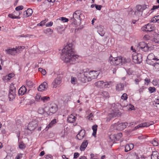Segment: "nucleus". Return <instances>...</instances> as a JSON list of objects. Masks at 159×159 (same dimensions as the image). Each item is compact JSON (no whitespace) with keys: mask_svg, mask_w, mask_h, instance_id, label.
Returning a JSON list of instances; mask_svg holds the SVG:
<instances>
[{"mask_svg":"<svg viewBox=\"0 0 159 159\" xmlns=\"http://www.w3.org/2000/svg\"><path fill=\"white\" fill-rule=\"evenodd\" d=\"M158 6L154 5L153 6L152 8L151 9L152 10H154L156 9H158Z\"/></svg>","mask_w":159,"mask_h":159,"instance_id":"nucleus-64","label":"nucleus"},{"mask_svg":"<svg viewBox=\"0 0 159 159\" xmlns=\"http://www.w3.org/2000/svg\"><path fill=\"white\" fill-rule=\"evenodd\" d=\"M37 123H35V122H34V121H32V122L30 123L29 125V127H32L33 129H34L37 126Z\"/></svg>","mask_w":159,"mask_h":159,"instance_id":"nucleus-35","label":"nucleus"},{"mask_svg":"<svg viewBox=\"0 0 159 159\" xmlns=\"http://www.w3.org/2000/svg\"><path fill=\"white\" fill-rule=\"evenodd\" d=\"M80 154L78 152H75L74 154V158H76L79 157Z\"/></svg>","mask_w":159,"mask_h":159,"instance_id":"nucleus-60","label":"nucleus"},{"mask_svg":"<svg viewBox=\"0 0 159 159\" xmlns=\"http://www.w3.org/2000/svg\"><path fill=\"white\" fill-rule=\"evenodd\" d=\"M46 159H52V156L51 155H48L46 156Z\"/></svg>","mask_w":159,"mask_h":159,"instance_id":"nucleus-61","label":"nucleus"},{"mask_svg":"<svg viewBox=\"0 0 159 159\" xmlns=\"http://www.w3.org/2000/svg\"><path fill=\"white\" fill-rule=\"evenodd\" d=\"M152 144L154 146H157L158 145V143L156 140L154 139L152 142Z\"/></svg>","mask_w":159,"mask_h":159,"instance_id":"nucleus-58","label":"nucleus"},{"mask_svg":"<svg viewBox=\"0 0 159 159\" xmlns=\"http://www.w3.org/2000/svg\"><path fill=\"white\" fill-rule=\"evenodd\" d=\"M116 89L118 91L122 90L124 89V85L123 84H119L116 86Z\"/></svg>","mask_w":159,"mask_h":159,"instance_id":"nucleus-30","label":"nucleus"},{"mask_svg":"<svg viewBox=\"0 0 159 159\" xmlns=\"http://www.w3.org/2000/svg\"><path fill=\"white\" fill-rule=\"evenodd\" d=\"M155 55L152 53L149 54L148 57L147 59L150 60H153L155 61Z\"/></svg>","mask_w":159,"mask_h":159,"instance_id":"nucleus-36","label":"nucleus"},{"mask_svg":"<svg viewBox=\"0 0 159 159\" xmlns=\"http://www.w3.org/2000/svg\"><path fill=\"white\" fill-rule=\"evenodd\" d=\"M48 87L47 83L44 82L41 84L38 88V90L39 91H42L45 90Z\"/></svg>","mask_w":159,"mask_h":159,"instance_id":"nucleus-17","label":"nucleus"},{"mask_svg":"<svg viewBox=\"0 0 159 159\" xmlns=\"http://www.w3.org/2000/svg\"><path fill=\"white\" fill-rule=\"evenodd\" d=\"M150 47L144 42H142L139 43L137 46V49L139 50H141L144 52H147L150 50Z\"/></svg>","mask_w":159,"mask_h":159,"instance_id":"nucleus-6","label":"nucleus"},{"mask_svg":"<svg viewBox=\"0 0 159 159\" xmlns=\"http://www.w3.org/2000/svg\"><path fill=\"white\" fill-rule=\"evenodd\" d=\"M126 159H139V157L136 154L129 156Z\"/></svg>","mask_w":159,"mask_h":159,"instance_id":"nucleus-32","label":"nucleus"},{"mask_svg":"<svg viewBox=\"0 0 159 159\" xmlns=\"http://www.w3.org/2000/svg\"><path fill=\"white\" fill-rule=\"evenodd\" d=\"M27 89L25 86H22L19 89L18 91L19 95H24L26 92Z\"/></svg>","mask_w":159,"mask_h":159,"instance_id":"nucleus-24","label":"nucleus"},{"mask_svg":"<svg viewBox=\"0 0 159 159\" xmlns=\"http://www.w3.org/2000/svg\"><path fill=\"white\" fill-rule=\"evenodd\" d=\"M136 10L134 12V14L138 16L141 15L143 12L142 6L141 5H137L136 7Z\"/></svg>","mask_w":159,"mask_h":159,"instance_id":"nucleus-13","label":"nucleus"},{"mask_svg":"<svg viewBox=\"0 0 159 159\" xmlns=\"http://www.w3.org/2000/svg\"><path fill=\"white\" fill-rule=\"evenodd\" d=\"M152 61L153 60H150L149 59H147L146 60L147 63L148 64L153 66L155 63H154V62Z\"/></svg>","mask_w":159,"mask_h":159,"instance_id":"nucleus-47","label":"nucleus"},{"mask_svg":"<svg viewBox=\"0 0 159 159\" xmlns=\"http://www.w3.org/2000/svg\"><path fill=\"white\" fill-rule=\"evenodd\" d=\"M56 123V120L54 119L48 125V128L53 126V125Z\"/></svg>","mask_w":159,"mask_h":159,"instance_id":"nucleus-45","label":"nucleus"},{"mask_svg":"<svg viewBox=\"0 0 159 159\" xmlns=\"http://www.w3.org/2000/svg\"><path fill=\"white\" fill-rule=\"evenodd\" d=\"M16 88L13 84H11L10 86L8 96L10 101L13 100L16 97Z\"/></svg>","mask_w":159,"mask_h":159,"instance_id":"nucleus-7","label":"nucleus"},{"mask_svg":"<svg viewBox=\"0 0 159 159\" xmlns=\"http://www.w3.org/2000/svg\"><path fill=\"white\" fill-rule=\"evenodd\" d=\"M122 133H120L116 134L111 136L110 137V138L111 139L112 141H114L113 142H116V141H119L122 137Z\"/></svg>","mask_w":159,"mask_h":159,"instance_id":"nucleus-12","label":"nucleus"},{"mask_svg":"<svg viewBox=\"0 0 159 159\" xmlns=\"http://www.w3.org/2000/svg\"><path fill=\"white\" fill-rule=\"evenodd\" d=\"M41 5L46 9L50 8L52 6L51 4L47 0H45L42 3Z\"/></svg>","mask_w":159,"mask_h":159,"instance_id":"nucleus-25","label":"nucleus"},{"mask_svg":"<svg viewBox=\"0 0 159 159\" xmlns=\"http://www.w3.org/2000/svg\"><path fill=\"white\" fill-rule=\"evenodd\" d=\"M153 122H144L141 123L135 127V129H137L139 128H141L144 127H148L152 124Z\"/></svg>","mask_w":159,"mask_h":159,"instance_id":"nucleus-15","label":"nucleus"},{"mask_svg":"<svg viewBox=\"0 0 159 159\" xmlns=\"http://www.w3.org/2000/svg\"><path fill=\"white\" fill-rule=\"evenodd\" d=\"M121 114L119 110L116 109H111L107 116V121H109L112 118L120 116Z\"/></svg>","mask_w":159,"mask_h":159,"instance_id":"nucleus-5","label":"nucleus"},{"mask_svg":"<svg viewBox=\"0 0 159 159\" xmlns=\"http://www.w3.org/2000/svg\"><path fill=\"white\" fill-rule=\"evenodd\" d=\"M102 95L105 97H107L109 96V94L106 91H103L102 93Z\"/></svg>","mask_w":159,"mask_h":159,"instance_id":"nucleus-55","label":"nucleus"},{"mask_svg":"<svg viewBox=\"0 0 159 159\" xmlns=\"http://www.w3.org/2000/svg\"><path fill=\"white\" fill-rule=\"evenodd\" d=\"M33 13V11L30 8H28L24 12V15L26 17L30 16Z\"/></svg>","mask_w":159,"mask_h":159,"instance_id":"nucleus-27","label":"nucleus"},{"mask_svg":"<svg viewBox=\"0 0 159 159\" xmlns=\"http://www.w3.org/2000/svg\"><path fill=\"white\" fill-rule=\"evenodd\" d=\"M148 90L150 93H152L156 91V89L154 87H149Z\"/></svg>","mask_w":159,"mask_h":159,"instance_id":"nucleus-37","label":"nucleus"},{"mask_svg":"<svg viewBox=\"0 0 159 159\" xmlns=\"http://www.w3.org/2000/svg\"><path fill=\"white\" fill-rule=\"evenodd\" d=\"M153 42L158 43L159 42V34L155 33L153 34V37L152 39Z\"/></svg>","mask_w":159,"mask_h":159,"instance_id":"nucleus-23","label":"nucleus"},{"mask_svg":"<svg viewBox=\"0 0 159 159\" xmlns=\"http://www.w3.org/2000/svg\"><path fill=\"white\" fill-rule=\"evenodd\" d=\"M43 32L48 36H50L53 33V30L50 28H48L43 30Z\"/></svg>","mask_w":159,"mask_h":159,"instance_id":"nucleus-29","label":"nucleus"},{"mask_svg":"<svg viewBox=\"0 0 159 159\" xmlns=\"http://www.w3.org/2000/svg\"><path fill=\"white\" fill-rule=\"evenodd\" d=\"M102 6L101 5H98L97 4H96L95 5V8L96 9L98 10H100L102 7Z\"/></svg>","mask_w":159,"mask_h":159,"instance_id":"nucleus-56","label":"nucleus"},{"mask_svg":"<svg viewBox=\"0 0 159 159\" xmlns=\"http://www.w3.org/2000/svg\"><path fill=\"white\" fill-rule=\"evenodd\" d=\"M98 32L101 36H103L105 33L104 30L103 26L102 25H99L97 26Z\"/></svg>","mask_w":159,"mask_h":159,"instance_id":"nucleus-18","label":"nucleus"},{"mask_svg":"<svg viewBox=\"0 0 159 159\" xmlns=\"http://www.w3.org/2000/svg\"><path fill=\"white\" fill-rule=\"evenodd\" d=\"M73 45L72 43H69L62 49V53L65 55L64 61L66 62L75 61L79 57L75 54L74 50L72 48Z\"/></svg>","mask_w":159,"mask_h":159,"instance_id":"nucleus-1","label":"nucleus"},{"mask_svg":"<svg viewBox=\"0 0 159 159\" xmlns=\"http://www.w3.org/2000/svg\"><path fill=\"white\" fill-rule=\"evenodd\" d=\"M6 53L11 55H15L16 53V51L15 50V48L9 49L5 50Z\"/></svg>","mask_w":159,"mask_h":159,"instance_id":"nucleus-21","label":"nucleus"},{"mask_svg":"<svg viewBox=\"0 0 159 159\" xmlns=\"http://www.w3.org/2000/svg\"><path fill=\"white\" fill-rule=\"evenodd\" d=\"M109 61L111 65L115 66L121 65L123 63H124L121 57H113L112 56L110 57Z\"/></svg>","mask_w":159,"mask_h":159,"instance_id":"nucleus-3","label":"nucleus"},{"mask_svg":"<svg viewBox=\"0 0 159 159\" xmlns=\"http://www.w3.org/2000/svg\"><path fill=\"white\" fill-rule=\"evenodd\" d=\"M23 154L22 153H18L15 157V159H21L22 157Z\"/></svg>","mask_w":159,"mask_h":159,"instance_id":"nucleus-51","label":"nucleus"},{"mask_svg":"<svg viewBox=\"0 0 159 159\" xmlns=\"http://www.w3.org/2000/svg\"><path fill=\"white\" fill-rule=\"evenodd\" d=\"M153 84L155 86L159 85V80L157 79H154L152 81Z\"/></svg>","mask_w":159,"mask_h":159,"instance_id":"nucleus-38","label":"nucleus"},{"mask_svg":"<svg viewBox=\"0 0 159 159\" xmlns=\"http://www.w3.org/2000/svg\"><path fill=\"white\" fill-rule=\"evenodd\" d=\"M23 6L22 5H20L16 7L15 8V10L16 11H19L20 10H22L23 9Z\"/></svg>","mask_w":159,"mask_h":159,"instance_id":"nucleus-53","label":"nucleus"},{"mask_svg":"<svg viewBox=\"0 0 159 159\" xmlns=\"http://www.w3.org/2000/svg\"><path fill=\"white\" fill-rule=\"evenodd\" d=\"M76 119V117L73 114H71L68 117L67 119V121L70 123L74 122Z\"/></svg>","mask_w":159,"mask_h":159,"instance_id":"nucleus-22","label":"nucleus"},{"mask_svg":"<svg viewBox=\"0 0 159 159\" xmlns=\"http://www.w3.org/2000/svg\"><path fill=\"white\" fill-rule=\"evenodd\" d=\"M154 69L157 71H159V61L156 62L153 65Z\"/></svg>","mask_w":159,"mask_h":159,"instance_id":"nucleus-43","label":"nucleus"},{"mask_svg":"<svg viewBox=\"0 0 159 159\" xmlns=\"http://www.w3.org/2000/svg\"><path fill=\"white\" fill-rule=\"evenodd\" d=\"M82 15V14H80V10L75 11L70 18L72 24L76 26L80 25L81 24V18L80 17Z\"/></svg>","mask_w":159,"mask_h":159,"instance_id":"nucleus-2","label":"nucleus"},{"mask_svg":"<svg viewBox=\"0 0 159 159\" xmlns=\"http://www.w3.org/2000/svg\"><path fill=\"white\" fill-rule=\"evenodd\" d=\"M8 16L12 19H20V18L19 16H15L14 14H9Z\"/></svg>","mask_w":159,"mask_h":159,"instance_id":"nucleus-40","label":"nucleus"},{"mask_svg":"<svg viewBox=\"0 0 159 159\" xmlns=\"http://www.w3.org/2000/svg\"><path fill=\"white\" fill-rule=\"evenodd\" d=\"M53 25V22L52 21H50L46 24V26L47 27L51 26Z\"/></svg>","mask_w":159,"mask_h":159,"instance_id":"nucleus-62","label":"nucleus"},{"mask_svg":"<svg viewBox=\"0 0 159 159\" xmlns=\"http://www.w3.org/2000/svg\"><path fill=\"white\" fill-rule=\"evenodd\" d=\"M59 20L63 21V22H66L68 21V19L65 17H62L60 18Z\"/></svg>","mask_w":159,"mask_h":159,"instance_id":"nucleus-48","label":"nucleus"},{"mask_svg":"<svg viewBox=\"0 0 159 159\" xmlns=\"http://www.w3.org/2000/svg\"><path fill=\"white\" fill-rule=\"evenodd\" d=\"M146 88V87L144 86H142L139 89V93L140 94L142 93L144 89Z\"/></svg>","mask_w":159,"mask_h":159,"instance_id":"nucleus-54","label":"nucleus"},{"mask_svg":"<svg viewBox=\"0 0 159 159\" xmlns=\"http://www.w3.org/2000/svg\"><path fill=\"white\" fill-rule=\"evenodd\" d=\"M159 154L157 151H154L152 152L151 156V159H159Z\"/></svg>","mask_w":159,"mask_h":159,"instance_id":"nucleus-28","label":"nucleus"},{"mask_svg":"<svg viewBox=\"0 0 159 159\" xmlns=\"http://www.w3.org/2000/svg\"><path fill=\"white\" fill-rule=\"evenodd\" d=\"M133 61L135 63H139L142 61V55L140 53H134L132 56Z\"/></svg>","mask_w":159,"mask_h":159,"instance_id":"nucleus-9","label":"nucleus"},{"mask_svg":"<svg viewBox=\"0 0 159 159\" xmlns=\"http://www.w3.org/2000/svg\"><path fill=\"white\" fill-rule=\"evenodd\" d=\"M134 145L132 143L127 144L125 146V151L128 152L134 148Z\"/></svg>","mask_w":159,"mask_h":159,"instance_id":"nucleus-26","label":"nucleus"},{"mask_svg":"<svg viewBox=\"0 0 159 159\" xmlns=\"http://www.w3.org/2000/svg\"><path fill=\"white\" fill-rule=\"evenodd\" d=\"M145 81V84H147V85L150 82V80L149 79H148V78H146L144 80Z\"/></svg>","mask_w":159,"mask_h":159,"instance_id":"nucleus-59","label":"nucleus"},{"mask_svg":"<svg viewBox=\"0 0 159 159\" xmlns=\"http://www.w3.org/2000/svg\"><path fill=\"white\" fill-rule=\"evenodd\" d=\"M26 84L29 87L31 88L33 86V83L30 80H27L26 82Z\"/></svg>","mask_w":159,"mask_h":159,"instance_id":"nucleus-44","label":"nucleus"},{"mask_svg":"<svg viewBox=\"0 0 159 159\" xmlns=\"http://www.w3.org/2000/svg\"><path fill=\"white\" fill-rule=\"evenodd\" d=\"M88 72V81H90L92 79L97 78L99 73L98 71H97L92 70L89 71V69Z\"/></svg>","mask_w":159,"mask_h":159,"instance_id":"nucleus-8","label":"nucleus"},{"mask_svg":"<svg viewBox=\"0 0 159 159\" xmlns=\"http://www.w3.org/2000/svg\"><path fill=\"white\" fill-rule=\"evenodd\" d=\"M159 20V15L155 16L151 20V22L155 23Z\"/></svg>","mask_w":159,"mask_h":159,"instance_id":"nucleus-34","label":"nucleus"},{"mask_svg":"<svg viewBox=\"0 0 159 159\" xmlns=\"http://www.w3.org/2000/svg\"><path fill=\"white\" fill-rule=\"evenodd\" d=\"M88 69L84 70L82 72H79L78 74V79L83 83L88 81Z\"/></svg>","mask_w":159,"mask_h":159,"instance_id":"nucleus-4","label":"nucleus"},{"mask_svg":"<svg viewBox=\"0 0 159 159\" xmlns=\"http://www.w3.org/2000/svg\"><path fill=\"white\" fill-rule=\"evenodd\" d=\"M25 48V47L23 46H18V47H16V48H15V50L16 51V53L18 52H19L21 51Z\"/></svg>","mask_w":159,"mask_h":159,"instance_id":"nucleus-33","label":"nucleus"},{"mask_svg":"<svg viewBox=\"0 0 159 159\" xmlns=\"http://www.w3.org/2000/svg\"><path fill=\"white\" fill-rule=\"evenodd\" d=\"M41 97L40 94H37L35 97V99L37 101H39L41 100Z\"/></svg>","mask_w":159,"mask_h":159,"instance_id":"nucleus-50","label":"nucleus"},{"mask_svg":"<svg viewBox=\"0 0 159 159\" xmlns=\"http://www.w3.org/2000/svg\"><path fill=\"white\" fill-rule=\"evenodd\" d=\"M128 107L129 109L131 110H133L134 109V107L133 105L130 104L129 105Z\"/></svg>","mask_w":159,"mask_h":159,"instance_id":"nucleus-63","label":"nucleus"},{"mask_svg":"<svg viewBox=\"0 0 159 159\" xmlns=\"http://www.w3.org/2000/svg\"><path fill=\"white\" fill-rule=\"evenodd\" d=\"M19 147L20 149H23L25 148L26 146L25 144L23 143H20L19 145Z\"/></svg>","mask_w":159,"mask_h":159,"instance_id":"nucleus-46","label":"nucleus"},{"mask_svg":"<svg viewBox=\"0 0 159 159\" xmlns=\"http://www.w3.org/2000/svg\"><path fill=\"white\" fill-rule=\"evenodd\" d=\"M38 112L39 114L43 115L45 113V110L44 108L40 107L39 108Z\"/></svg>","mask_w":159,"mask_h":159,"instance_id":"nucleus-42","label":"nucleus"},{"mask_svg":"<svg viewBox=\"0 0 159 159\" xmlns=\"http://www.w3.org/2000/svg\"><path fill=\"white\" fill-rule=\"evenodd\" d=\"M62 78V76L59 75L55 79L54 82L53 83H54L53 85L54 87L56 88L57 87L56 85H59L61 83Z\"/></svg>","mask_w":159,"mask_h":159,"instance_id":"nucleus-16","label":"nucleus"},{"mask_svg":"<svg viewBox=\"0 0 159 159\" xmlns=\"http://www.w3.org/2000/svg\"><path fill=\"white\" fill-rule=\"evenodd\" d=\"M88 144V141L84 140L80 146V149L81 151H84Z\"/></svg>","mask_w":159,"mask_h":159,"instance_id":"nucleus-20","label":"nucleus"},{"mask_svg":"<svg viewBox=\"0 0 159 159\" xmlns=\"http://www.w3.org/2000/svg\"><path fill=\"white\" fill-rule=\"evenodd\" d=\"M141 79H135L134 80V81L135 82V84H139V82L141 81Z\"/></svg>","mask_w":159,"mask_h":159,"instance_id":"nucleus-57","label":"nucleus"},{"mask_svg":"<svg viewBox=\"0 0 159 159\" xmlns=\"http://www.w3.org/2000/svg\"><path fill=\"white\" fill-rule=\"evenodd\" d=\"M104 83V82L102 81H98L95 84V85L98 87H100L102 86L103 84Z\"/></svg>","mask_w":159,"mask_h":159,"instance_id":"nucleus-39","label":"nucleus"},{"mask_svg":"<svg viewBox=\"0 0 159 159\" xmlns=\"http://www.w3.org/2000/svg\"><path fill=\"white\" fill-rule=\"evenodd\" d=\"M116 127V129L119 131H121L125 129L128 125V123L127 122L120 123L119 122L115 123L114 125Z\"/></svg>","mask_w":159,"mask_h":159,"instance_id":"nucleus-10","label":"nucleus"},{"mask_svg":"<svg viewBox=\"0 0 159 159\" xmlns=\"http://www.w3.org/2000/svg\"><path fill=\"white\" fill-rule=\"evenodd\" d=\"M98 125H93L92 127V129L93 130V133L92 135L93 136L96 135V134L97 131V130Z\"/></svg>","mask_w":159,"mask_h":159,"instance_id":"nucleus-31","label":"nucleus"},{"mask_svg":"<svg viewBox=\"0 0 159 159\" xmlns=\"http://www.w3.org/2000/svg\"><path fill=\"white\" fill-rule=\"evenodd\" d=\"M58 110L57 105L54 103L51 104L49 107V111L50 113L52 114L55 113Z\"/></svg>","mask_w":159,"mask_h":159,"instance_id":"nucleus-11","label":"nucleus"},{"mask_svg":"<svg viewBox=\"0 0 159 159\" xmlns=\"http://www.w3.org/2000/svg\"><path fill=\"white\" fill-rule=\"evenodd\" d=\"M50 99V98L48 96H44L41 98V100L43 101L44 102H46L48 101Z\"/></svg>","mask_w":159,"mask_h":159,"instance_id":"nucleus-41","label":"nucleus"},{"mask_svg":"<svg viewBox=\"0 0 159 159\" xmlns=\"http://www.w3.org/2000/svg\"><path fill=\"white\" fill-rule=\"evenodd\" d=\"M85 131L84 129H81L79 132V133L77 135L76 137L79 140L82 139L85 136Z\"/></svg>","mask_w":159,"mask_h":159,"instance_id":"nucleus-14","label":"nucleus"},{"mask_svg":"<svg viewBox=\"0 0 159 159\" xmlns=\"http://www.w3.org/2000/svg\"><path fill=\"white\" fill-rule=\"evenodd\" d=\"M155 29L153 25L148 24L146 26L145 29L144 30L146 31L151 32L153 31Z\"/></svg>","mask_w":159,"mask_h":159,"instance_id":"nucleus-19","label":"nucleus"},{"mask_svg":"<svg viewBox=\"0 0 159 159\" xmlns=\"http://www.w3.org/2000/svg\"><path fill=\"white\" fill-rule=\"evenodd\" d=\"M128 98L127 95L126 93H124L121 97V98L125 100H126Z\"/></svg>","mask_w":159,"mask_h":159,"instance_id":"nucleus-52","label":"nucleus"},{"mask_svg":"<svg viewBox=\"0 0 159 159\" xmlns=\"http://www.w3.org/2000/svg\"><path fill=\"white\" fill-rule=\"evenodd\" d=\"M71 82L73 84H75L76 82V78L74 77H71Z\"/></svg>","mask_w":159,"mask_h":159,"instance_id":"nucleus-49","label":"nucleus"}]
</instances>
